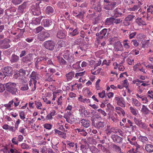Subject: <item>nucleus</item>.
Masks as SVG:
<instances>
[{
	"mask_svg": "<svg viewBox=\"0 0 153 153\" xmlns=\"http://www.w3.org/2000/svg\"><path fill=\"white\" fill-rule=\"evenodd\" d=\"M81 11L80 8H79L77 9L76 8V10L73 11L72 13L73 16L81 19L83 18L84 12L83 11Z\"/></svg>",
	"mask_w": 153,
	"mask_h": 153,
	"instance_id": "nucleus-9",
	"label": "nucleus"
},
{
	"mask_svg": "<svg viewBox=\"0 0 153 153\" xmlns=\"http://www.w3.org/2000/svg\"><path fill=\"white\" fill-rule=\"evenodd\" d=\"M134 121L135 124L140 128L146 129L147 128L146 124L142 122L141 120H139L138 117H135L134 118Z\"/></svg>",
	"mask_w": 153,
	"mask_h": 153,
	"instance_id": "nucleus-10",
	"label": "nucleus"
},
{
	"mask_svg": "<svg viewBox=\"0 0 153 153\" xmlns=\"http://www.w3.org/2000/svg\"><path fill=\"white\" fill-rule=\"evenodd\" d=\"M16 84L14 83H8L6 84L7 90L13 95H16L18 94L17 89L16 88Z\"/></svg>",
	"mask_w": 153,
	"mask_h": 153,
	"instance_id": "nucleus-3",
	"label": "nucleus"
},
{
	"mask_svg": "<svg viewBox=\"0 0 153 153\" xmlns=\"http://www.w3.org/2000/svg\"><path fill=\"white\" fill-rule=\"evenodd\" d=\"M37 3L33 4L30 7V10L34 16H38L41 14V11L39 6L37 5Z\"/></svg>",
	"mask_w": 153,
	"mask_h": 153,
	"instance_id": "nucleus-6",
	"label": "nucleus"
},
{
	"mask_svg": "<svg viewBox=\"0 0 153 153\" xmlns=\"http://www.w3.org/2000/svg\"><path fill=\"white\" fill-rule=\"evenodd\" d=\"M43 25L45 27H48L51 26L53 23L52 21L49 19H44L42 22Z\"/></svg>",
	"mask_w": 153,
	"mask_h": 153,
	"instance_id": "nucleus-24",
	"label": "nucleus"
},
{
	"mask_svg": "<svg viewBox=\"0 0 153 153\" xmlns=\"http://www.w3.org/2000/svg\"><path fill=\"white\" fill-rule=\"evenodd\" d=\"M13 102L10 101L8 103L4 105V106L6 108L9 110H16L17 108L14 105Z\"/></svg>",
	"mask_w": 153,
	"mask_h": 153,
	"instance_id": "nucleus-19",
	"label": "nucleus"
},
{
	"mask_svg": "<svg viewBox=\"0 0 153 153\" xmlns=\"http://www.w3.org/2000/svg\"><path fill=\"white\" fill-rule=\"evenodd\" d=\"M11 101L13 102V103L16 108L20 103V100L17 98H15Z\"/></svg>",
	"mask_w": 153,
	"mask_h": 153,
	"instance_id": "nucleus-47",
	"label": "nucleus"
},
{
	"mask_svg": "<svg viewBox=\"0 0 153 153\" xmlns=\"http://www.w3.org/2000/svg\"><path fill=\"white\" fill-rule=\"evenodd\" d=\"M114 18L110 17L106 19L105 22V25H111L113 23Z\"/></svg>",
	"mask_w": 153,
	"mask_h": 153,
	"instance_id": "nucleus-48",
	"label": "nucleus"
},
{
	"mask_svg": "<svg viewBox=\"0 0 153 153\" xmlns=\"http://www.w3.org/2000/svg\"><path fill=\"white\" fill-rule=\"evenodd\" d=\"M65 144L67 147L69 149L75 152L77 151V147L76 143H75L71 141L67 140Z\"/></svg>",
	"mask_w": 153,
	"mask_h": 153,
	"instance_id": "nucleus-8",
	"label": "nucleus"
},
{
	"mask_svg": "<svg viewBox=\"0 0 153 153\" xmlns=\"http://www.w3.org/2000/svg\"><path fill=\"white\" fill-rule=\"evenodd\" d=\"M43 18V16H42L41 17L33 18L31 22L32 24L34 25H39L40 23L41 19Z\"/></svg>",
	"mask_w": 153,
	"mask_h": 153,
	"instance_id": "nucleus-26",
	"label": "nucleus"
},
{
	"mask_svg": "<svg viewBox=\"0 0 153 153\" xmlns=\"http://www.w3.org/2000/svg\"><path fill=\"white\" fill-rule=\"evenodd\" d=\"M137 5H135L132 7H130L128 8V10L135 11L137 10L139 8V5H140V4H138Z\"/></svg>",
	"mask_w": 153,
	"mask_h": 153,
	"instance_id": "nucleus-54",
	"label": "nucleus"
},
{
	"mask_svg": "<svg viewBox=\"0 0 153 153\" xmlns=\"http://www.w3.org/2000/svg\"><path fill=\"white\" fill-rule=\"evenodd\" d=\"M74 76V74L72 72H70L65 75V76L68 81L71 80Z\"/></svg>",
	"mask_w": 153,
	"mask_h": 153,
	"instance_id": "nucleus-43",
	"label": "nucleus"
},
{
	"mask_svg": "<svg viewBox=\"0 0 153 153\" xmlns=\"http://www.w3.org/2000/svg\"><path fill=\"white\" fill-rule=\"evenodd\" d=\"M54 131L55 134H58L59 135H60L62 138H65L66 137V135L65 133L56 129H55L54 130Z\"/></svg>",
	"mask_w": 153,
	"mask_h": 153,
	"instance_id": "nucleus-41",
	"label": "nucleus"
},
{
	"mask_svg": "<svg viewBox=\"0 0 153 153\" xmlns=\"http://www.w3.org/2000/svg\"><path fill=\"white\" fill-rule=\"evenodd\" d=\"M145 149L148 152H153V145L151 144H147L145 146Z\"/></svg>",
	"mask_w": 153,
	"mask_h": 153,
	"instance_id": "nucleus-31",
	"label": "nucleus"
},
{
	"mask_svg": "<svg viewBox=\"0 0 153 153\" xmlns=\"http://www.w3.org/2000/svg\"><path fill=\"white\" fill-rule=\"evenodd\" d=\"M72 54L68 51H65L63 55L64 58L69 62H72L74 60V58Z\"/></svg>",
	"mask_w": 153,
	"mask_h": 153,
	"instance_id": "nucleus-12",
	"label": "nucleus"
},
{
	"mask_svg": "<svg viewBox=\"0 0 153 153\" xmlns=\"http://www.w3.org/2000/svg\"><path fill=\"white\" fill-rule=\"evenodd\" d=\"M45 57H40L39 58H36L35 59L36 60L35 66L36 68L37 66H39L44 63Z\"/></svg>",
	"mask_w": 153,
	"mask_h": 153,
	"instance_id": "nucleus-21",
	"label": "nucleus"
},
{
	"mask_svg": "<svg viewBox=\"0 0 153 153\" xmlns=\"http://www.w3.org/2000/svg\"><path fill=\"white\" fill-rule=\"evenodd\" d=\"M105 125V123L103 121H98L96 124L95 127L97 128H103Z\"/></svg>",
	"mask_w": 153,
	"mask_h": 153,
	"instance_id": "nucleus-45",
	"label": "nucleus"
},
{
	"mask_svg": "<svg viewBox=\"0 0 153 153\" xmlns=\"http://www.w3.org/2000/svg\"><path fill=\"white\" fill-rule=\"evenodd\" d=\"M116 5L115 2H111L108 0H104L103 8L106 10H112L116 7Z\"/></svg>",
	"mask_w": 153,
	"mask_h": 153,
	"instance_id": "nucleus-4",
	"label": "nucleus"
},
{
	"mask_svg": "<svg viewBox=\"0 0 153 153\" xmlns=\"http://www.w3.org/2000/svg\"><path fill=\"white\" fill-rule=\"evenodd\" d=\"M80 122L82 125L85 127L87 128L90 126L89 121L84 119L81 120Z\"/></svg>",
	"mask_w": 153,
	"mask_h": 153,
	"instance_id": "nucleus-39",
	"label": "nucleus"
},
{
	"mask_svg": "<svg viewBox=\"0 0 153 153\" xmlns=\"http://www.w3.org/2000/svg\"><path fill=\"white\" fill-rule=\"evenodd\" d=\"M49 36L50 34L48 32L42 31L38 35L37 39L40 41H43Z\"/></svg>",
	"mask_w": 153,
	"mask_h": 153,
	"instance_id": "nucleus-11",
	"label": "nucleus"
},
{
	"mask_svg": "<svg viewBox=\"0 0 153 153\" xmlns=\"http://www.w3.org/2000/svg\"><path fill=\"white\" fill-rule=\"evenodd\" d=\"M136 22L139 26L145 25H146V22L140 18H137Z\"/></svg>",
	"mask_w": 153,
	"mask_h": 153,
	"instance_id": "nucleus-34",
	"label": "nucleus"
},
{
	"mask_svg": "<svg viewBox=\"0 0 153 153\" xmlns=\"http://www.w3.org/2000/svg\"><path fill=\"white\" fill-rule=\"evenodd\" d=\"M66 36L65 32L63 30H59L57 34V37L59 39H63Z\"/></svg>",
	"mask_w": 153,
	"mask_h": 153,
	"instance_id": "nucleus-30",
	"label": "nucleus"
},
{
	"mask_svg": "<svg viewBox=\"0 0 153 153\" xmlns=\"http://www.w3.org/2000/svg\"><path fill=\"white\" fill-rule=\"evenodd\" d=\"M43 45L46 49L53 51L55 46V43L52 40H49L44 42Z\"/></svg>",
	"mask_w": 153,
	"mask_h": 153,
	"instance_id": "nucleus-5",
	"label": "nucleus"
},
{
	"mask_svg": "<svg viewBox=\"0 0 153 153\" xmlns=\"http://www.w3.org/2000/svg\"><path fill=\"white\" fill-rule=\"evenodd\" d=\"M131 100L132 105L136 107H139L141 105V103L136 99L134 98H132Z\"/></svg>",
	"mask_w": 153,
	"mask_h": 153,
	"instance_id": "nucleus-36",
	"label": "nucleus"
},
{
	"mask_svg": "<svg viewBox=\"0 0 153 153\" xmlns=\"http://www.w3.org/2000/svg\"><path fill=\"white\" fill-rule=\"evenodd\" d=\"M115 99L118 105L122 107H125V102L123 98L118 97H115Z\"/></svg>",
	"mask_w": 153,
	"mask_h": 153,
	"instance_id": "nucleus-16",
	"label": "nucleus"
},
{
	"mask_svg": "<svg viewBox=\"0 0 153 153\" xmlns=\"http://www.w3.org/2000/svg\"><path fill=\"white\" fill-rule=\"evenodd\" d=\"M92 8L99 12H100L102 10V6L100 3H98L96 5L92 6Z\"/></svg>",
	"mask_w": 153,
	"mask_h": 153,
	"instance_id": "nucleus-37",
	"label": "nucleus"
},
{
	"mask_svg": "<svg viewBox=\"0 0 153 153\" xmlns=\"http://www.w3.org/2000/svg\"><path fill=\"white\" fill-rule=\"evenodd\" d=\"M57 58L58 61L61 64H66V62L61 57L58 56H57Z\"/></svg>",
	"mask_w": 153,
	"mask_h": 153,
	"instance_id": "nucleus-51",
	"label": "nucleus"
},
{
	"mask_svg": "<svg viewBox=\"0 0 153 153\" xmlns=\"http://www.w3.org/2000/svg\"><path fill=\"white\" fill-rule=\"evenodd\" d=\"M123 48L124 47L125 50H128L131 47L129 44L130 41L128 39H125L123 41Z\"/></svg>",
	"mask_w": 153,
	"mask_h": 153,
	"instance_id": "nucleus-25",
	"label": "nucleus"
},
{
	"mask_svg": "<svg viewBox=\"0 0 153 153\" xmlns=\"http://www.w3.org/2000/svg\"><path fill=\"white\" fill-rule=\"evenodd\" d=\"M114 49L115 51H122L123 50V48L120 42L117 41L115 42L114 45Z\"/></svg>",
	"mask_w": 153,
	"mask_h": 153,
	"instance_id": "nucleus-15",
	"label": "nucleus"
},
{
	"mask_svg": "<svg viewBox=\"0 0 153 153\" xmlns=\"http://www.w3.org/2000/svg\"><path fill=\"white\" fill-rule=\"evenodd\" d=\"M111 138L114 142L117 143H119L122 142L123 140L122 138L118 135H115L114 134L112 135Z\"/></svg>",
	"mask_w": 153,
	"mask_h": 153,
	"instance_id": "nucleus-23",
	"label": "nucleus"
},
{
	"mask_svg": "<svg viewBox=\"0 0 153 153\" xmlns=\"http://www.w3.org/2000/svg\"><path fill=\"white\" fill-rule=\"evenodd\" d=\"M141 111L145 114H149V110L145 105H143Z\"/></svg>",
	"mask_w": 153,
	"mask_h": 153,
	"instance_id": "nucleus-46",
	"label": "nucleus"
},
{
	"mask_svg": "<svg viewBox=\"0 0 153 153\" xmlns=\"http://www.w3.org/2000/svg\"><path fill=\"white\" fill-rule=\"evenodd\" d=\"M58 47L60 48L62 47H65L66 45L65 42L62 41L60 40L58 42Z\"/></svg>",
	"mask_w": 153,
	"mask_h": 153,
	"instance_id": "nucleus-55",
	"label": "nucleus"
},
{
	"mask_svg": "<svg viewBox=\"0 0 153 153\" xmlns=\"http://www.w3.org/2000/svg\"><path fill=\"white\" fill-rule=\"evenodd\" d=\"M115 111L120 115L124 116L125 114V112L124 110L120 107H117L115 108Z\"/></svg>",
	"mask_w": 153,
	"mask_h": 153,
	"instance_id": "nucleus-28",
	"label": "nucleus"
},
{
	"mask_svg": "<svg viewBox=\"0 0 153 153\" xmlns=\"http://www.w3.org/2000/svg\"><path fill=\"white\" fill-rule=\"evenodd\" d=\"M145 36L143 34L140 33L137 36V38L140 41L142 40L145 38Z\"/></svg>",
	"mask_w": 153,
	"mask_h": 153,
	"instance_id": "nucleus-61",
	"label": "nucleus"
},
{
	"mask_svg": "<svg viewBox=\"0 0 153 153\" xmlns=\"http://www.w3.org/2000/svg\"><path fill=\"white\" fill-rule=\"evenodd\" d=\"M56 147L58 148L56 150V152L57 153L65 151L66 150V144L63 142L59 144V142H57V145L56 146Z\"/></svg>",
	"mask_w": 153,
	"mask_h": 153,
	"instance_id": "nucleus-14",
	"label": "nucleus"
},
{
	"mask_svg": "<svg viewBox=\"0 0 153 153\" xmlns=\"http://www.w3.org/2000/svg\"><path fill=\"white\" fill-rule=\"evenodd\" d=\"M129 109L131 112L134 115L136 116L137 115V111L135 108L131 106L130 107Z\"/></svg>",
	"mask_w": 153,
	"mask_h": 153,
	"instance_id": "nucleus-56",
	"label": "nucleus"
},
{
	"mask_svg": "<svg viewBox=\"0 0 153 153\" xmlns=\"http://www.w3.org/2000/svg\"><path fill=\"white\" fill-rule=\"evenodd\" d=\"M32 55L31 54H29L27 55L24 58L22 59V61L23 62H30L31 60Z\"/></svg>",
	"mask_w": 153,
	"mask_h": 153,
	"instance_id": "nucleus-44",
	"label": "nucleus"
},
{
	"mask_svg": "<svg viewBox=\"0 0 153 153\" xmlns=\"http://www.w3.org/2000/svg\"><path fill=\"white\" fill-rule=\"evenodd\" d=\"M3 73L7 76H10L13 72V69L10 67H5L2 69Z\"/></svg>",
	"mask_w": 153,
	"mask_h": 153,
	"instance_id": "nucleus-17",
	"label": "nucleus"
},
{
	"mask_svg": "<svg viewBox=\"0 0 153 153\" xmlns=\"http://www.w3.org/2000/svg\"><path fill=\"white\" fill-rule=\"evenodd\" d=\"M10 41V40L7 39L0 41V48H7L10 47V45L9 44Z\"/></svg>",
	"mask_w": 153,
	"mask_h": 153,
	"instance_id": "nucleus-13",
	"label": "nucleus"
},
{
	"mask_svg": "<svg viewBox=\"0 0 153 153\" xmlns=\"http://www.w3.org/2000/svg\"><path fill=\"white\" fill-rule=\"evenodd\" d=\"M107 31V29L105 28L103 29L100 32V34L98 33L99 35V38L100 39H102L104 36H105L106 34ZM97 33L96 34V35L97 36Z\"/></svg>",
	"mask_w": 153,
	"mask_h": 153,
	"instance_id": "nucleus-42",
	"label": "nucleus"
},
{
	"mask_svg": "<svg viewBox=\"0 0 153 153\" xmlns=\"http://www.w3.org/2000/svg\"><path fill=\"white\" fill-rule=\"evenodd\" d=\"M0 153H10V152L7 148L4 147L0 150Z\"/></svg>",
	"mask_w": 153,
	"mask_h": 153,
	"instance_id": "nucleus-64",
	"label": "nucleus"
},
{
	"mask_svg": "<svg viewBox=\"0 0 153 153\" xmlns=\"http://www.w3.org/2000/svg\"><path fill=\"white\" fill-rule=\"evenodd\" d=\"M98 95L100 98H103L105 96V91L103 90L101 92L98 93Z\"/></svg>",
	"mask_w": 153,
	"mask_h": 153,
	"instance_id": "nucleus-63",
	"label": "nucleus"
},
{
	"mask_svg": "<svg viewBox=\"0 0 153 153\" xmlns=\"http://www.w3.org/2000/svg\"><path fill=\"white\" fill-rule=\"evenodd\" d=\"M27 3L26 2H24L21 5L19 6L18 9V11L19 13H22L23 12L24 10L26 7Z\"/></svg>",
	"mask_w": 153,
	"mask_h": 153,
	"instance_id": "nucleus-35",
	"label": "nucleus"
},
{
	"mask_svg": "<svg viewBox=\"0 0 153 153\" xmlns=\"http://www.w3.org/2000/svg\"><path fill=\"white\" fill-rule=\"evenodd\" d=\"M66 29L68 31V35L70 36H74L79 33V31L77 27L74 29L73 27H70L69 26H66Z\"/></svg>",
	"mask_w": 153,
	"mask_h": 153,
	"instance_id": "nucleus-7",
	"label": "nucleus"
},
{
	"mask_svg": "<svg viewBox=\"0 0 153 153\" xmlns=\"http://www.w3.org/2000/svg\"><path fill=\"white\" fill-rule=\"evenodd\" d=\"M94 12L92 9L89 10L88 11V14L87 16V17L90 19L94 17Z\"/></svg>",
	"mask_w": 153,
	"mask_h": 153,
	"instance_id": "nucleus-49",
	"label": "nucleus"
},
{
	"mask_svg": "<svg viewBox=\"0 0 153 153\" xmlns=\"http://www.w3.org/2000/svg\"><path fill=\"white\" fill-rule=\"evenodd\" d=\"M78 100L80 102L85 104H88L90 103V100L89 99L83 98L82 96L79 95L78 97Z\"/></svg>",
	"mask_w": 153,
	"mask_h": 153,
	"instance_id": "nucleus-27",
	"label": "nucleus"
},
{
	"mask_svg": "<svg viewBox=\"0 0 153 153\" xmlns=\"http://www.w3.org/2000/svg\"><path fill=\"white\" fill-rule=\"evenodd\" d=\"M147 12L149 13L153 14V5H150L149 6L147 5Z\"/></svg>",
	"mask_w": 153,
	"mask_h": 153,
	"instance_id": "nucleus-58",
	"label": "nucleus"
},
{
	"mask_svg": "<svg viewBox=\"0 0 153 153\" xmlns=\"http://www.w3.org/2000/svg\"><path fill=\"white\" fill-rule=\"evenodd\" d=\"M36 68L39 70L41 71L42 72H47V70L46 69L47 66L46 65L41 64L37 66V67Z\"/></svg>",
	"mask_w": 153,
	"mask_h": 153,
	"instance_id": "nucleus-32",
	"label": "nucleus"
},
{
	"mask_svg": "<svg viewBox=\"0 0 153 153\" xmlns=\"http://www.w3.org/2000/svg\"><path fill=\"white\" fill-rule=\"evenodd\" d=\"M135 0H124L123 2L126 5H129L132 3H135Z\"/></svg>",
	"mask_w": 153,
	"mask_h": 153,
	"instance_id": "nucleus-59",
	"label": "nucleus"
},
{
	"mask_svg": "<svg viewBox=\"0 0 153 153\" xmlns=\"http://www.w3.org/2000/svg\"><path fill=\"white\" fill-rule=\"evenodd\" d=\"M24 81H23L22 82V84L20 86L21 87V90L24 91L26 90H27L29 89V87L28 86V83H26V82H24V83H23V82Z\"/></svg>",
	"mask_w": 153,
	"mask_h": 153,
	"instance_id": "nucleus-33",
	"label": "nucleus"
},
{
	"mask_svg": "<svg viewBox=\"0 0 153 153\" xmlns=\"http://www.w3.org/2000/svg\"><path fill=\"white\" fill-rule=\"evenodd\" d=\"M122 12V10L120 8H116L114 11L113 16L115 17L121 16Z\"/></svg>",
	"mask_w": 153,
	"mask_h": 153,
	"instance_id": "nucleus-22",
	"label": "nucleus"
},
{
	"mask_svg": "<svg viewBox=\"0 0 153 153\" xmlns=\"http://www.w3.org/2000/svg\"><path fill=\"white\" fill-rule=\"evenodd\" d=\"M90 150L92 153H99L100 151L94 146L91 147Z\"/></svg>",
	"mask_w": 153,
	"mask_h": 153,
	"instance_id": "nucleus-53",
	"label": "nucleus"
},
{
	"mask_svg": "<svg viewBox=\"0 0 153 153\" xmlns=\"http://www.w3.org/2000/svg\"><path fill=\"white\" fill-rule=\"evenodd\" d=\"M19 59V56L15 54L12 55L10 59V62L13 63L17 62Z\"/></svg>",
	"mask_w": 153,
	"mask_h": 153,
	"instance_id": "nucleus-40",
	"label": "nucleus"
},
{
	"mask_svg": "<svg viewBox=\"0 0 153 153\" xmlns=\"http://www.w3.org/2000/svg\"><path fill=\"white\" fill-rule=\"evenodd\" d=\"M65 97V95L60 96L58 98L57 101V104L59 105H61L62 104V101Z\"/></svg>",
	"mask_w": 153,
	"mask_h": 153,
	"instance_id": "nucleus-52",
	"label": "nucleus"
},
{
	"mask_svg": "<svg viewBox=\"0 0 153 153\" xmlns=\"http://www.w3.org/2000/svg\"><path fill=\"white\" fill-rule=\"evenodd\" d=\"M71 114V111H67V112L65 114V118L66 119V121L70 123V120L69 119L67 118L68 117H69Z\"/></svg>",
	"mask_w": 153,
	"mask_h": 153,
	"instance_id": "nucleus-57",
	"label": "nucleus"
},
{
	"mask_svg": "<svg viewBox=\"0 0 153 153\" xmlns=\"http://www.w3.org/2000/svg\"><path fill=\"white\" fill-rule=\"evenodd\" d=\"M136 137L134 136H128V141L132 145L137 143L136 141Z\"/></svg>",
	"mask_w": 153,
	"mask_h": 153,
	"instance_id": "nucleus-29",
	"label": "nucleus"
},
{
	"mask_svg": "<svg viewBox=\"0 0 153 153\" xmlns=\"http://www.w3.org/2000/svg\"><path fill=\"white\" fill-rule=\"evenodd\" d=\"M138 139L143 143H146L148 141V139L146 137L142 135L138 137Z\"/></svg>",
	"mask_w": 153,
	"mask_h": 153,
	"instance_id": "nucleus-38",
	"label": "nucleus"
},
{
	"mask_svg": "<svg viewBox=\"0 0 153 153\" xmlns=\"http://www.w3.org/2000/svg\"><path fill=\"white\" fill-rule=\"evenodd\" d=\"M45 12L48 15H51L54 13L55 11L54 8L52 7L48 6L46 7Z\"/></svg>",
	"mask_w": 153,
	"mask_h": 153,
	"instance_id": "nucleus-20",
	"label": "nucleus"
},
{
	"mask_svg": "<svg viewBox=\"0 0 153 153\" xmlns=\"http://www.w3.org/2000/svg\"><path fill=\"white\" fill-rule=\"evenodd\" d=\"M31 78L29 81V85L31 86V91H34L36 89V84L37 82L36 80L40 78L41 76L39 74L34 71H33L30 76Z\"/></svg>",
	"mask_w": 153,
	"mask_h": 153,
	"instance_id": "nucleus-1",
	"label": "nucleus"
},
{
	"mask_svg": "<svg viewBox=\"0 0 153 153\" xmlns=\"http://www.w3.org/2000/svg\"><path fill=\"white\" fill-rule=\"evenodd\" d=\"M148 97L150 99H153V88H151L147 92Z\"/></svg>",
	"mask_w": 153,
	"mask_h": 153,
	"instance_id": "nucleus-50",
	"label": "nucleus"
},
{
	"mask_svg": "<svg viewBox=\"0 0 153 153\" xmlns=\"http://www.w3.org/2000/svg\"><path fill=\"white\" fill-rule=\"evenodd\" d=\"M134 146L128 152L129 153H139L138 149L141 147V146L138 144L137 143L133 145Z\"/></svg>",
	"mask_w": 153,
	"mask_h": 153,
	"instance_id": "nucleus-18",
	"label": "nucleus"
},
{
	"mask_svg": "<svg viewBox=\"0 0 153 153\" xmlns=\"http://www.w3.org/2000/svg\"><path fill=\"white\" fill-rule=\"evenodd\" d=\"M35 104L36 107L39 109H41V107L42 105L41 102L39 101H35Z\"/></svg>",
	"mask_w": 153,
	"mask_h": 153,
	"instance_id": "nucleus-60",
	"label": "nucleus"
},
{
	"mask_svg": "<svg viewBox=\"0 0 153 153\" xmlns=\"http://www.w3.org/2000/svg\"><path fill=\"white\" fill-rule=\"evenodd\" d=\"M81 61L77 62L76 64L73 65V67L74 69H79L81 68L80 66V63Z\"/></svg>",
	"mask_w": 153,
	"mask_h": 153,
	"instance_id": "nucleus-62",
	"label": "nucleus"
},
{
	"mask_svg": "<svg viewBox=\"0 0 153 153\" xmlns=\"http://www.w3.org/2000/svg\"><path fill=\"white\" fill-rule=\"evenodd\" d=\"M132 82L138 86V91L140 93H142L143 91L145 89L144 87L148 85V81H143L140 80L138 79H136L133 80Z\"/></svg>",
	"mask_w": 153,
	"mask_h": 153,
	"instance_id": "nucleus-2",
	"label": "nucleus"
}]
</instances>
